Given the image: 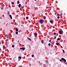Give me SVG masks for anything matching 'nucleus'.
Returning a JSON list of instances; mask_svg holds the SVG:
<instances>
[{
    "mask_svg": "<svg viewBox=\"0 0 67 67\" xmlns=\"http://www.w3.org/2000/svg\"><path fill=\"white\" fill-rule=\"evenodd\" d=\"M39 22L40 24H43V22H44V20L42 19H41L40 20Z\"/></svg>",
    "mask_w": 67,
    "mask_h": 67,
    "instance_id": "1",
    "label": "nucleus"
},
{
    "mask_svg": "<svg viewBox=\"0 0 67 67\" xmlns=\"http://www.w3.org/2000/svg\"><path fill=\"white\" fill-rule=\"evenodd\" d=\"M61 59L62 60H63L64 61V63H65V62H66V59H64V58H61Z\"/></svg>",
    "mask_w": 67,
    "mask_h": 67,
    "instance_id": "2",
    "label": "nucleus"
},
{
    "mask_svg": "<svg viewBox=\"0 0 67 67\" xmlns=\"http://www.w3.org/2000/svg\"><path fill=\"white\" fill-rule=\"evenodd\" d=\"M20 49H23V51H24L25 50V48L24 47L20 48Z\"/></svg>",
    "mask_w": 67,
    "mask_h": 67,
    "instance_id": "3",
    "label": "nucleus"
},
{
    "mask_svg": "<svg viewBox=\"0 0 67 67\" xmlns=\"http://www.w3.org/2000/svg\"><path fill=\"white\" fill-rule=\"evenodd\" d=\"M59 34H62V32L60 30L59 31Z\"/></svg>",
    "mask_w": 67,
    "mask_h": 67,
    "instance_id": "4",
    "label": "nucleus"
},
{
    "mask_svg": "<svg viewBox=\"0 0 67 67\" xmlns=\"http://www.w3.org/2000/svg\"><path fill=\"white\" fill-rule=\"evenodd\" d=\"M9 16L11 19H12V16L11 15H9Z\"/></svg>",
    "mask_w": 67,
    "mask_h": 67,
    "instance_id": "5",
    "label": "nucleus"
},
{
    "mask_svg": "<svg viewBox=\"0 0 67 67\" xmlns=\"http://www.w3.org/2000/svg\"><path fill=\"white\" fill-rule=\"evenodd\" d=\"M15 30L17 32H18V29L17 28H15Z\"/></svg>",
    "mask_w": 67,
    "mask_h": 67,
    "instance_id": "6",
    "label": "nucleus"
},
{
    "mask_svg": "<svg viewBox=\"0 0 67 67\" xmlns=\"http://www.w3.org/2000/svg\"><path fill=\"white\" fill-rule=\"evenodd\" d=\"M4 48H5V46L4 45L3 46V49H4Z\"/></svg>",
    "mask_w": 67,
    "mask_h": 67,
    "instance_id": "7",
    "label": "nucleus"
},
{
    "mask_svg": "<svg viewBox=\"0 0 67 67\" xmlns=\"http://www.w3.org/2000/svg\"><path fill=\"white\" fill-rule=\"evenodd\" d=\"M35 35L36 37V36H37V34L35 33L34 34Z\"/></svg>",
    "mask_w": 67,
    "mask_h": 67,
    "instance_id": "8",
    "label": "nucleus"
},
{
    "mask_svg": "<svg viewBox=\"0 0 67 67\" xmlns=\"http://www.w3.org/2000/svg\"><path fill=\"white\" fill-rule=\"evenodd\" d=\"M50 22L51 23H53V21L52 20H50Z\"/></svg>",
    "mask_w": 67,
    "mask_h": 67,
    "instance_id": "9",
    "label": "nucleus"
},
{
    "mask_svg": "<svg viewBox=\"0 0 67 67\" xmlns=\"http://www.w3.org/2000/svg\"><path fill=\"white\" fill-rule=\"evenodd\" d=\"M27 39H28L29 41H31V39L27 37Z\"/></svg>",
    "mask_w": 67,
    "mask_h": 67,
    "instance_id": "10",
    "label": "nucleus"
},
{
    "mask_svg": "<svg viewBox=\"0 0 67 67\" xmlns=\"http://www.w3.org/2000/svg\"><path fill=\"white\" fill-rule=\"evenodd\" d=\"M9 35H8V36H7V38H9Z\"/></svg>",
    "mask_w": 67,
    "mask_h": 67,
    "instance_id": "11",
    "label": "nucleus"
},
{
    "mask_svg": "<svg viewBox=\"0 0 67 67\" xmlns=\"http://www.w3.org/2000/svg\"><path fill=\"white\" fill-rule=\"evenodd\" d=\"M41 42H42V44H43V42H44V40H42Z\"/></svg>",
    "mask_w": 67,
    "mask_h": 67,
    "instance_id": "12",
    "label": "nucleus"
},
{
    "mask_svg": "<svg viewBox=\"0 0 67 67\" xmlns=\"http://www.w3.org/2000/svg\"><path fill=\"white\" fill-rule=\"evenodd\" d=\"M19 8H20V7H21V4H19L18 5Z\"/></svg>",
    "mask_w": 67,
    "mask_h": 67,
    "instance_id": "13",
    "label": "nucleus"
},
{
    "mask_svg": "<svg viewBox=\"0 0 67 67\" xmlns=\"http://www.w3.org/2000/svg\"><path fill=\"white\" fill-rule=\"evenodd\" d=\"M60 40V38H58L57 39V41H59Z\"/></svg>",
    "mask_w": 67,
    "mask_h": 67,
    "instance_id": "14",
    "label": "nucleus"
},
{
    "mask_svg": "<svg viewBox=\"0 0 67 67\" xmlns=\"http://www.w3.org/2000/svg\"><path fill=\"white\" fill-rule=\"evenodd\" d=\"M56 44L57 45H59V43H56Z\"/></svg>",
    "mask_w": 67,
    "mask_h": 67,
    "instance_id": "15",
    "label": "nucleus"
},
{
    "mask_svg": "<svg viewBox=\"0 0 67 67\" xmlns=\"http://www.w3.org/2000/svg\"><path fill=\"white\" fill-rule=\"evenodd\" d=\"M18 58L19 59H21V57H19Z\"/></svg>",
    "mask_w": 67,
    "mask_h": 67,
    "instance_id": "16",
    "label": "nucleus"
},
{
    "mask_svg": "<svg viewBox=\"0 0 67 67\" xmlns=\"http://www.w3.org/2000/svg\"><path fill=\"white\" fill-rule=\"evenodd\" d=\"M43 19H46V16H44L43 17Z\"/></svg>",
    "mask_w": 67,
    "mask_h": 67,
    "instance_id": "17",
    "label": "nucleus"
},
{
    "mask_svg": "<svg viewBox=\"0 0 67 67\" xmlns=\"http://www.w3.org/2000/svg\"><path fill=\"white\" fill-rule=\"evenodd\" d=\"M19 3H20V2L19 1H18L17 2V4H19Z\"/></svg>",
    "mask_w": 67,
    "mask_h": 67,
    "instance_id": "18",
    "label": "nucleus"
},
{
    "mask_svg": "<svg viewBox=\"0 0 67 67\" xmlns=\"http://www.w3.org/2000/svg\"><path fill=\"white\" fill-rule=\"evenodd\" d=\"M15 34H18V32H15Z\"/></svg>",
    "mask_w": 67,
    "mask_h": 67,
    "instance_id": "19",
    "label": "nucleus"
},
{
    "mask_svg": "<svg viewBox=\"0 0 67 67\" xmlns=\"http://www.w3.org/2000/svg\"><path fill=\"white\" fill-rule=\"evenodd\" d=\"M12 47L13 48H14V46L13 45H12Z\"/></svg>",
    "mask_w": 67,
    "mask_h": 67,
    "instance_id": "20",
    "label": "nucleus"
},
{
    "mask_svg": "<svg viewBox=\"0 0 67 67\" xmlns=\"http://www.w3.org/2000/svg\"><path fill=\"white\" fill-rule=\"evenodd\" d=\"M63 53H65V51H64V50H63Z\"/></svg>",
    "mask_w": 67,
    "mask_h": 67,
    "instance_id": "21",
    "label": "nucleus"
},
{
    "mask_svg": "<svg viewBox=\"0 0 67 67\" xmlns=\"http://www.w3.org/2000/svg\"><path fill=\"white\" fill-rule=\"evenodd\" d=\"M46 62L47 63H48V60H47L46 61Z\"/></svg>",
    "mask_w": 67,
    "mask_h": 67,
    "instance_id": "22",
    "label": "nucleus"
},
{
    "mask_svg": "<svg viewBox=\"0 0 67 67\" xmlns=\"http://www.w3.org/2000/svg\"><path fill=\"white\" fill-rule=\"evenodd\" d=\"M34 55H32V57H34Z\"/></svg>",
    "mask_w": 67,
    "mask_h": 67,
    "instance_id": "23",
    "label": "nucleus"
},
{
    "mask_svg": "<svg viewBox=\"0 0 67 67\" xmlns=\"http://www.w3.org/2000/svg\"><path fill=\"white\" fill-rule=\"evenodd\" d=\"M11 3L12 4H14V2H12Z\"/></svg>",
    "mask_w": 67,
    "mask_h": 67,
    "instance_id": "24",
    "label": "nucleus"
},
{
    "mask_svg": "<svg viewBox=\"0 0 67 67\" xmlns=\"http://www.w3.org/2000/svg\"><path fill=\"white\" fill-rule=\"evenodd\" d=\"M62 13L60 15V16H62Z\"/></svg>",
    "mask_w": 67,
    "mask_h": 67,
    "instance_id": "25",
    "label": "nucleus"
},
{
    "mask_svg": "<svg viewBox=\"0 0 67 67\" xmlns=\"http://www.w3.org/2000/svg\"><path fill=\"white\" fill-rule=\"evenodd\" d=\"M57 18H58V19H59V18H60V17H59V16H58L57 17Z\"/></svg>",
    "mask_w": 67,
    "mask_h": 67,
    "instance_id": "26",
    "label": "nucleus"
},
{
    "mask_svg": "<svg viewBox=\"0 0 67 67\" xmlns=\"http://www.w3.org/2000/svg\"><path fill=\"white\" fill-rule=\"evenodd\" d=\"M26 19H29V17H26Z\"/></svg>",
    "mask_w": 67,
    "mask_h": 67,
    "instance_id": "27",
    "label": "nucleus"
},
{
    "mask_svg": "<svg viewBox=\"0 0 67 67\" xmlns=\"http://www.w3.org/2000/svg\"><path fill=\"white\" fill-rule=\"evenodd\" d=\"M48 45L49 46H51V43H49Z\"/></svg>",
    "mask_w": 67,
    "mask_h": 67,
    "instance_id": "28",
    "label": "nucleus"
},
{
    "mask_svg": "<svg viewBox=\"0 0 67 67\" xmlns=\"http://www.w3.org/2000/svg\"><path fill=\"white\" fill-rule=\"evenodd\" d=\"M52 41V40H49V42H51Z\"/></svg>",
    "mask_w": 67,
    "mask_h": 67,
    "instance_id": "29",
    "label": "nucleus"
},
{
    "mask_svg": "<svg viewBox=\"0 0 67 67\" xmlns=\"http://www.w3.org/2000/svg\"><path fill=\"white\" fill-rule=\"evenodd\" d=\"M54 35H56V33L54 32Z\"/></svg>",
    "mask_w": 67,
    "mask_h": 67,
    "instance_id": "30",
    "label": "nucleus"
},
{
    "mask_svg": "<svg viewBox=\"0 0 67 67\" xmlns=\"http://www.w3.org/2000/svg\"><path fill=\"white\" fill-rule=\"evenodd\" d=\"M56 38V37H54V39L55 40Z\"/></svg>",
    "mask_w": 67,
    "mask_h": 67,
    "instance_id": "31",
    "label": "nucleus"
},
{
    "mask_svg": "<svg viewBox=\"0 0 67 67\" xmlns=\"http://www.w3.org/2000/svg\"><path fill=\"white\" fill-rule=\"evenodd\" d=\"M57 15L58 16H59V14H58Z\"/></svg>",
    "mask_w": 67,
    "mask_h": 67,
    "instance_id": "32",
    "label": "nucleus"
},
{
    "mask_svg": "<svg viewBox=\"0 0 67 67\" xmlns=\"http://www.w3.org/2000/svg\"><path fill=\"white\" fill-rule=\"evenodd\" d=\"M27 2H26L25 3V4H27Z\"/></svg>",
    "mask_w": 67,
    "mask_h": 67,
    "instance_id": "33",
    "label": "nucleus"
},
{
    "mask_svg": "<svg viewBox=\"0 0 67 67\" xmlns=\"http://www.w3.org/2000/svg\"><path fill=\"white\" fill-rule=\"evenodd\" d=\"M8 14H9V12H8Z\"/></svg>",
    "mask_w": 67,
    "mask_h": 67,
    "instance_id": "34",
    "label": "nucleus"
},
{
    "mask_svg": "<svg viewBox=\"0 0 67 67\" xmlns=\"http://www.w3.org/2000/svg\"><path fill=\"white\" fill-rule=\"evenodd\" d=\"M1 9H3V8L1 7Z\"/></svg>",
    "mask_w": 67,
    "mask_h": 67,
    "instance_id": "35",
    "label": "nucleus"
},
{
    "mask_svg": "<svg viewBox=\"0 0 67 67\" xmlns=\"http://www.w3.org/2000/svg\"><path fill=\"white\" fill-rule=\"evenodd\" d=\"M1 19H2V18H0Z\"/></svg>",
    "mask_w": 67,
    "mask_h": 67,
    "instance_id": "36",
    "label": "nucleus"
},
{
    "mask_svg": "<svg viewBox=\"0 0 67 67\" xmlns=\"http://www.w3.org/2000/svg\"><path fill=\"white\" fill-rule=\"evenodd\" d=\"M60 62H61V61H62V60H60Z\"/></svg>",
    "mask_w": 67,
    "mask_h": 67,
    "instance_id": "37",
    "label": "nucleus"
},
{
    "mask_svg": "<svg viewBox=\"0 0 67 67\" xmlns=\"http://www.w3.org/2000/svg\"><path fill=\"white\" fill-rule=\"evenodd\" d=\"M0 44H1V42L0 41Z\"/></svg>",
    "mask_w": 67,
    "mask_h": 67,
    "instance_id": "38",
    "label": "nucleus"
},
{
    "mask_svg": "<svg viewBox=\"0 0 67 67\" xmlns=\"http://www.w3.org/2000/svg\"><path fill=\"white\" fill-rule=\"evenodd\" d=\"M40 63V61H39V63Z\"/></svg>",
    "mask_w": 67,
    "mask_h": 67,
    "instance_id": "39",
    "label": "nucleus"
},
{
    "mask_svg": "<svg viewBox=\"0 0 67 67\" xmlns=\"http://www.w3.org/2000/svg\"><path fill=\"white\" fill-rule=\"evenodd\" d=\"M18 42H19V41H18Z\"/></svg>",
    "mask_w": 67,
    "mask_h": 67,
    "instance_id": "40",
    "label": "nucleus"
},
{
    "mask_svg": "<svg viewBox=\"0 0 67 67\" xmlns=\"http://www.w3.org/2000/svg\"><path fill=\"white\" fill-rule=\"evenodd\" d=\"M7 42H6V44H7Z\"/></svg>",
    "mask_w": 67,
    "mask_h": 67,
    "instance_id": "41",
    "label": "nucleus"
},
{
    "mask_svg": "<svg viewBox=\"0 0 67 67\" xmlns=\"http://www.w3.org/2000/svg\"><path fill=\"white\" fill-rule=\"evenodd\" d=\"M35 0V1H36V0Z\"/></svg>",
    "mask_w": 67,
    "mask_h": 67,
    "instance_id": "42",
    "label": "nucleus"
},
{
    "mask_svg": "<svg viewBox=\"0 0 67 67\" xmlns=\"http://www.w3.org/2000/svg\"><path fill=\"white\" fill-rule=\"evenodd\" d=\"M51 54H52V53H51Z\"/></svg>",
    "mask_w": 67,
    "mask_h": 67,
    "instance_id": "43",
    "label": "nucleus"
}]
</instances>
